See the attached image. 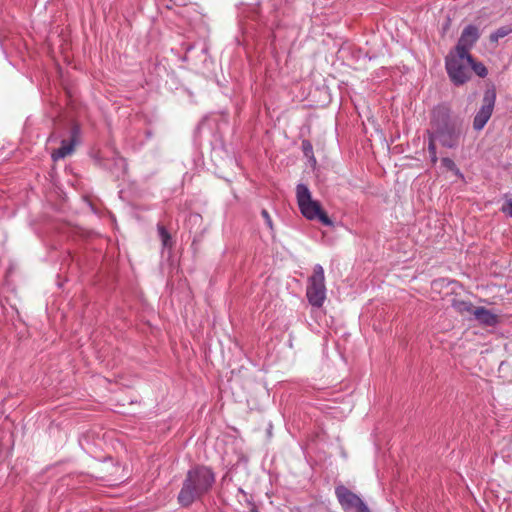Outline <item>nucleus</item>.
I'll return each mask as SVG.
<instances>
[{
    "label": "nucleus",
    "mask_w": 512,
    "mask_h": 512,
    "mask_svg": "<svg viewBox=\"0 0 512 512\" xmlns=\"http://www.w3.org/2000/svg\"><path fill=\"white\" fill-rule=\"evenodd\" d=\"M216 475L205 465H195L190 468L182 482L177 501L181 507H190L194 502L200 501L213 488Z\"/></svg>",
    "instance_id": "nucleus-1"
},
{
    "label": "nucleus",
    "mask_w": 512,
    "mask_h": 512,
    "mask_svg": "<svg viewBox=\"0 0 512 512\" xmlns=\"http://www.w3.org/2000/svg\"><path fill=\"white\" fill-rule=\"evenodd\" d=\"M432 131H427L428 136L434 137L442 146L455 148L458 146L462 135V123L451 116L450 109L445 105H438L431 114Z\"/></svg>",
    "instance_id": "nucleus-2"
},
{
    "label": "nucleus",
    "mask_w": 512,
    "mask_h": 512,
    "mask_svg": "<svg viewBox=\"0 0 512 512\" xmlns=\"http://www.w3.org/2000/svg\"><path fill=\"white\" fill-rule=\"evenodd\" d=\"M296 199L301 214L308 220H317L325 226H332L333 222L322 209L320 203L312 199L307 185L299 183L296 186Z\"/></svg>",
    "instance_id": "nucleus-3"
},
{
    "label": "nucleus",
    "mask_w": 512,
    "mask_h": 512,
    "mask_svg": "<svg viewBox=\"0 0 512 512\" xmlns=\"http://www.w3.org/2000/svg\"><path fill=\"white\" fill-rule=\"evenodd\" d=\"M471 63V54H465L453 49L449 51L445 57V69L454 85L460 86L470 80Z\"/></svg>",
    "instance_id": "nucleus-4"
},
{
    "label": "nucleus",
    "mask_w": 512,
    "mask_h": 512,
    "mask_svg": "<svg viewBox=\"0 0 512 512\" xmlns=\"http://www.w3.org/2000/svg\"><path fill=\"white\" fill-rule=\"evenodd\" d=\"M306 297L309 304L315 308L323 306L326 299L324 269L320 264L313 267V273L308 278Z\"/></svg>",
    "instance_id": "nucleus-5"
},
{
    "label": "nucleus",
    "mask_w": 512,
    "mask_h": 512,
    "mask_svg": "<svg viewBox=\"0 0 512 512\" xmlns=\"http://www.w3.org/2000/svg\"><path fill=\"white\" fill-rule=\"evenodd\" d=\"M335 495L345 512H371L364 501L344 485L335 488Z\"/></svg>",
    "instance_id": "nucleus-6"
},
{
    "label": "nucleus",
    "mask_w": 512,
    "mask_h": 512,
    "mask_svg": "<svg viewBox=\"0 0 512 512\" xmlns=\"http://www.w3.org/2000/svg\"><path fill=\"white\" fill-rule=\"evenodd\" d=\"M496 101V93L494 90H487L484 93L482 105L474 116L473 128L481 131L492 116Z\"/></svg>",
    "instance_id": "nucleus-7"
},
{
    "label": "nucleus",
    "mask_w": 512,
    "mask_h": 512,
    "mask_svg": "<svg viewBox=\"0 0 512 512\" xmlns=\"http://www.w3.org/2000/svg\"><path fill=\"white\" fill-rule=\"evenodd\" d=\"M480 38V31L477 26L475 25H467L456 44V46L453 48V50L470 54V50L474 47V45L477 43V41Z\"/></svg>",
    "instance_id": "nucleus-8"
},
{
    "label": "nucleus",
    "mask_w": 512,
    "mask_h": 512,
    "mask_svg": "<svg viewBox=\"0 0 512 512\" xmlns=\"http://www.w3.org/2000/svg\"><path fill=\"white\" fill-rule=\"evenodd\" d=\"M80 136V127L78 125H74L71 128V135L69 140H62L61 146L54 150L51 154L53 161H58L60 159L65 158L66 156L73 153L75 149V145L77 144Z\"/></svg>",
    "instance_id": "nucleus-9"
},
{
    "label": "nucleus",
    "mask_w": 512,
    "mask_h": 512,
    "mask_svg": "<svg viewBox=\"0 0 512 512\" xmlns=\"http://www.w3.org/2000/svg\"><path fill=\"white\" fill-rule=\"evenodd\" d=\"M474 319L483 326L494 327L499 323L498 315L485 307H476L473 314Z\"/></svg>",
    "instance_id": "nucleus-10"
},
{
    "label": "nucleus",
    "mask_w": 512,
    "mask_h": 512,
    "mask_svg": "<svg viewBox=\"0 0 512 512\" xmlns=\"http://www.w3.org/2000/svg\"><path fill=\"white\" fill-rule=\"evenodd\" d=\"M452 307L456 312L461 314L462 316L472 315L474 314V310L476 307L470 301L455 299L452 302Z\"/></svg>",
    "instance_id": "nucleus-11"
},
{
    "label": "nucleus",
    "mask_w": 512,
    "mask_h": 512,
    "mask_svg": "<svg viewBox=\"0 0 512 512\" xmlns=\"http://www.w3.org/2000/svg\"><path fill=\"white\" fill-rule=\"evenodd\" d=\"M157 230H158V235L162 242L163 248H171L172 247L171 235L167 231V229L163 225L158 224Z\"/></svg>",
    "instance_id": "nucleus-12"
},
{
    "label": "nucleus",
    "mask_w": 512,
    "mask_h": 512,
    "mask_svg": "<svg viewBox=\"0 0 512 512\" xmlns=\"http://www.w3.org/2000/svg\"><path fill=\"white\" fill-rule=\"evenodd\" d=\"M512 33V28L509 26H503L495 30L490 35V41L497 42L500 38H504L505 36Z\"/></svg>",
    "instance_id": "nucleus-13"
},
{
    "label": "nucleus",
    "mask_w": 512,
    "mask_h": 512,
    "mask_svg": "<svg viewBox=\"0 0 512 512\" xmlns=\"http://www.w3.org/2000/svg\"><path fill=\"white\" fill-rule=\"evenodd\" d=\"M471 71H473L477 76H479L481 78L486 77L488 74V71H487V68L485 67V65L482 62H476L473 58H472L471 66H470V72Z\"/></svg>",
    "instance_id": "nucleus-14"
},
{
    "label": "nucleus",
    "mask_w": 512,
    "mask_h": 512,
    "mask_svg": "<svg viewBox=\"0 0 512 512\" xmlns=\"http://www.w3.org/2000/svg\"><path fill=\"white\" fill-rule=\"evenodd\" d=\"M429 138V144H428V151L430 154V160L433 165H435L438 161L437 152H436V144L435 139L432 136H428Z\"/></svg>",
    "instance_id": "nucleus-15"
},
{
    "label": "nucleus",
    "mask_w": 512,
    "mask_h": 512,
    "mask_svg": "<svg viewBox=\"0 0 512 512\" xmlns=\"http://www.w3.org/2000/svg\"><path fill=\"white\" fill-rule=\"evenodd\" d=\"M302 148H303L304 155L306 157H310L313 160V162L315 163L316 160L313 157V147H312V144L308 140H304L302 142Z\"/></svg>",
    "instance_id": "nucleus-16"
},
{
    "label": "nucleus",
    "mask_w": 512,
    "mask_h": 512,
    "mask_svg": "<svg viewBox=\"0 0 512 512\" xmlns=\"http://www.w3.org/2000/svg\"><path fill=\"white\" fill-rule=\"evenodd\" d=\"M441 163L446 169H448L450 171H452L453 169H456L455 162L448 157L442 158Z\"/></svg>",
    "instance_id": "nucleus-17"
},
{
    "label": "nucleus",
    "mask_w": 512,
    "mask_h": 512,
    "mask_svg": "<svg viewBox=\"0 0 512 512\" xmlns=\"http://www.w3.org/2000/svg\"><path fill=\"white\" fill-rule=\"evenodd\" d=\"M502 211L512 217V199L511 198L506 199V202H505L504 206L502 207Z\"/></svg>",
    "instance_id": "nucleus-18"
},
{
    "label": "nucleus",
    "mask_w": 512,
    "mask_h": 512,
    "mask_svg": "<svg viewBox=\"0 0 512 512\" xmlns=\"http://www.w3.org/2000/svg\"><path fill=\"white\" fill-rule=\"evenodd\" d=\"M261 215H262V217L264 218L266 225H267L270 229H273V222H272V219H271V217H270V215H269L268 211H267V210H265V209H263V210L261 211Z\"/></svg>",
    "instance_id": "nucleus-19"
},
{
    "label": "nucleus",
    "mask_w": 512,
    "mask_h": 512,
    "mask_svg": "<svg viewBox=\"0 0 512 512\" xmlns=\"http://www.w3.org/2000/svg\"><path fill=\"white\" fill-rule=\"evenodd\" d=\"M452 172L459 178L463 179L464 176L463 174L461 173V171L459 170V168L456 166V169H453Z\"/></svg>",
    "instance_id": "nucleus-20"
}]
</instances>
